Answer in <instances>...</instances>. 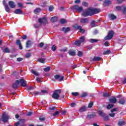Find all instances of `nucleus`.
Here are the masks:
<instances>
[{"label": "nucleus", "mask_w": 126, "mask_h": 126, "mask_svg": "<svg viewBox=\"0 0 126 126\" xmlns=\"http://www.w3.org/2000/svg\"><path fill=\"white\" fill-rule=\"evenodd\" d=\"M99 12H100V9L89 7L82 13V15L84 16V17H87V16H92V15L97 14V13H99Z\"/></svg>", "instance_id": "1"}, {"label": "nucleus", "mask_w": 126, "mask_h": 126, "mask_svg": "<svg viewBox=\"0 0 126 126\" xmlns=\"http://www.w3.org/2000/svg\"><path fill=\"white\" fill-rule=\"evenodd\" d=\"M62 93V90H56L54 91V93L52 95V98L55 99V100H59L60 98V94Z\"/></svg>", "instance_id": "2"}, {"label": "nucleus", "mask_w": 126, "mask_h": 126, "mask_svg": "<svg viewBox=\"0 0 126 126\" xmlns=\"http://www.w3.org/2000/svg\"><path fill=\"white\" fill-rule=\"evenodd\" d=\"M114 35H115V32L113 31H110L108 32V34L106 36L104 37V40H111V39H113V37H114Z\"/></svg>", "instance_id": "3"}, {"label": "nucleus", "mask_w": 126, "mask_h": 126, "mask_svg": "<svg viewBox=\"0 0 126 126\" xmlns=\"http://www.w3.org/2000/svg\"><path fill=\"white\" fill-rule=\"evenodd\" d=\"M20 125V126H19ZM15 126H25V119H20L19 122H17L14 124Z\"/></svg>", "instance_id": "4"}, {"label": "nucleus", "mask_w": 126, "mask_h": 126, "mask_svg": "<svg viewBox=\"0 0 126 126\" xmlns=\"http://www.w3.org/2000/svg\"><path fill=\"white\" fill-rule=\"evenodd\" d=\"M71 9H72V10H76L78 11V12H81V11L83 10V8L77 5H75L71 7Z\"/></svg>", "instance_id": "5"}, {"label": "nucleus", "mask_w": 126, "mask_h": 126, "mask_svg": "<svg viewBox=\"0 0 126 126\" xmlns=\"http://www.w3.org/2000/svg\"><path fill=\"white\" fill-rule=\"evenodd\" d=\"M38 22L40 23V24H42V23L48 24V20H47V17H43L42 18H39L38 19Z\"/></svg>", "instance_id": "6"}, {"label": "nucleus", "mask_w": 126, "mask_h": 126, "mask_svg": "<svg viewBox=\"0 0 126 126\" xmlns=\"http://www.w3.org/2000/svg\"><path fill=\"white\" fill-rule=\"evenodd\" d=\"M54 77H55V79H56V80H58L60 82L63 81V79L64 78V76H61L59 74L55 75Z\"/></svg>", "instance_id": "7"}, {"label": "nucleus", "mask_w": 126, "mask_h": 126, "mask_svg": "<svg viewBox=\"0 0 126 126\" xmlns=\"http://www.w3.org/2000/svg\"><path fill=\"white\" fill-rule=\"evenodd\" d=\"M9 118V117L7 115L3 114L2 116V122H3V123H7Z\"/></svg>", "instance_id": "8"}, {"label": "nucleus", "mask_w": 126, "mask_h": 126, "mask_svg": "<svg viewBox=\"0 0 126 126\" xmlns=\"http://www.w3.org/2000/svg\"><path fill=\"white\" fill-rule=\"evenodd\" d=\"M20 83V81L17 80L15 81V83L12 84V87L14 89H17L18 88V85H19V84Z\"/></svg>", "instance_id": "9"}, {"label": "nucleus", "mask_w": 126, "mask_h": 126, "mask_svg": "<svg viewBox=\"0 0 126 126\" xmlns=\"http://www.w3.org/2000/svg\"><path fill=\"white\" fill-rule=\"evenodd\" d=\"M16 45L19 46V49L20 50H22V49H23V47H22V45L21 44V42H20V40L18 39L16 40Z\"/></svg>", "instance_id": "10"}, {"label": "nucleus", "mask_w": 126, "mask_h": 126, "mask_svg": "<svg viewBox=\"0 0 126 126\" xmlns=\"http://www.w3.org/2000/svg\"><path fill=\"white\" fill-rule=\"evenodd\" d=\"M109 101L110 103L115 104L117 102V99L115 97H111L109 99Z\"/></svg>", "instance_id": "11"}, {"label": "nucleus", "mask_w": 126, "mask_h": 126, "mask_svg": "<svg viewBox=\"0 0 126 126\" xmlns=\"http://www.w3.org/2000/svg\"><path fill=\"white\" fill-rule=\"evenodd\" d=\"M20 83H21V86L22 87H26L27 85L26 83H25V81L23 79H21L20 80Z\"/></svg>", "instance_id": "12"}, {"label": "nucleus", "mask_w": 126, "mask_h": 126, "mask_svg": "<svg viewBox=\"0 0 126 126\" xmlns=\"http://www.w3.org/2000/svg\"><path fill=\"white\" fill-rule=\"evenodd\" d=\"M8 4L11 8H14L16 6L15 3L13 1H9Z\"/></svg>", "instance_id": "13"}, {"label": "nucleus", "mask_w": 126, "mask_h": 126, "mask_svg": "<svg viewBox=\"0 0 126 126\" xmlns=\"http://www.w3.org/2000/svg\"><path fill=\"white\" fill-rule=\"evenodd\" d=\"M72 28L74 30H79L81 28V26H78V24H75L72 26Z\"/></svg>", "instance_id": "14"}, {"label": "nucleus", "mask_w": 126, "mask_h": 126, "mask_svg": "<svg viewBox=\"0 0 126 126\" xmlns=\"http://www.w3.org/2000/svg\"><path fill=\"white\" fill-rule=\"evenodd\" d=\"M68 54L69 55V56H72V57H74V56L76 55L75 51L72 50H69Z\"/></svg>", "instance_id": "15"}, {"label": "nucleus", "mask_w": 126, "mask_h": 126, "mask_svg": "<svg viewBox=\"0 0 126 126\" xmlns=\"http://www.w3.org/2000/svg\"><path fill=\"white\" fill-rule=\"evenodd\" d=\"M22 12L21 9H17L14 11V13H15V14H22Z\"/></svg>", "instance_id": "16"}, {"label": "nucleus", "mask_w": 126, "mask_h": 126, "mask_svg": "<svg viewBox=\"0 0 126 126\" xmlns=\"http://www.w3.org/2000/svg\"><path fill=\"white\" fill-rule=\"evenodd\" d=\"M98 114L99 116H100V117H102V118H104L105 116H106V113H104L102 110H99L98 111Z\"/></svg>", "instance_id": "17"}, {"label": "nucleus", "mask_w": 126, "mask_h": 126, "mask_svg": "<svg viewBox=\"0 0 126 126\" xmlns=\"http://www.w3.org/2000/svg\"><path fill=\"white\" fill-rule=\"evenodd\" d=\"M88 22V19L87 18H82L80 20V23L84 24V23H87Z\"/></svg>", "instance_id": "18"}, {"label": "nucleus", "mask_w": 126, "mask_h": 126, "mask_svg": "<svg viewBox=\"0 0 126 126\" xmlns=\"http://www.w3.org/2000/svg\"><path fill=\"white\" fill-rule=\"evenodd\" d=\"M109 16V18L111 20H115V19H117V16H115L113 14H110Z\"/></svg>", "instance_id": "19"}, {"label": "nucleus", "mask_w": 126, "mask_h": 126, "mask_svg": "<svg viewBox=\"0 0 126 126\" xmlns=\"http://www.w3.org/2000/svg\"><path fill=\"white\" fill-rule=\"evenodd\" d=\"M62 30L64 32V33H67V32H69V31H70V28L67 27L65 28L63 27Z\"/></svg>", "instance_id": "20"}, {"label": "nucleus", "mask_w": 126, "mask_h": 126, "mask_svg": "<svg viewBox=\"0 0 126 126\" xmlns=\"http://www.w3.org/2000/svg\"><path fill=\"white\" fill-rule=\"evenodd\" d=\"M58 17H52L51 19V22H52L53 23H55V22H57V21H58Z\"/></svg>", "instance_id": "21"}, {"label": "nucleus", "mask_w": 126, "mask_h": 126, "mask_svg": "<svg viewBox=\"0 0 126 126\" xmlns=\"http://www.w3.org/2000/svg\"><path fill=\"white\" fill-rule=\"evenodd\" d=\"M101 60V57L95 56L93 59L92 60V62H99Z\"/></svg>", "instance_id": "22"}, {"label": "nucleus", "mask_w": 126, "mask_h": 126, "mask_svg": "<svg viewBox=\"0 0 126 126\" xmlns=\"http://www.w3.org/2000/svg\"><path fill=\"white\" fill-rule=\"evenodd\" d=\"M125 103L126 100H125L124 98H121L119 101V104L120 105H125Z\"/></svg>", "instance_id": "23"}, {"label": "nucleus", "mask_w": 126, "mask_h": 126, "mask_svg": "<svg viewBox=\"0 0 126 126\" xmlns=\"http://www.w3.org/2000/svg\"><path fill=\"white\" fill-rule=\"evenodd\" d=\"M87 96H88V93H86V92H83L81 95H80V97L81 98H84V97H87Z\"/></svg>", "instance_id": "24"}, {"label": "nucleus", "mask_w": 126, "mask_h": 126, "mask_svg": "<svg viewBox=\"0 0 126 126\" xmlns=\"http://www.w3.org/2000/svg\"><path fill=\"white\" fill-rule=\"evenodd\" d=\"M85 111H86V107L85 106H83L82 107H81L79 110V111L80 112V113L85 112Z\"/></svg>", "instance_id": "25"}, {"label": "nucleus", "mask_w": 126, "mask_h": 126, "mask_svg": "<svg viewBox=\"0 0 126 126\" xmlns=\"http://www.w3.org/2000/svg\"><path fill=\"white\" fill-rule=\"evenodd\" d=\"M95 117H96V114L95 113L88 115V118L89 119H94Z\"/></svg>", "instance_id": "26"}, {"label": "nucleus", "mask_w": 126, "mask_h": 126, "mask_svg": "<svg viewBox=\"0 0 126 126\" xmlns=\"http://www.w3.org/2000/svg\"><path fill=\"white\" fill-rule=\"evenodd\" d=\"M118 125L119 126H125L126 125V122L124 121H119Z\"/></svg>", "instance_id": "27"}, {"label": "nucleus", "mask_w": 126, "mask_h": 126, "mask_svg": "<svg viewBox=\"0 0 126 126\" xmlns=\"http://www.w3.org/2000/svg\"><path fill=\"white\" fill-rule=\"evenodd\" d=\"M103 96L104 98H108V97L111 96V94L108 93H103Z\"/></svg>", "instance_id": "28"}, {"label": "nucleus", "mask_w": 126, "mask_h": 126, "mask_svg": "<svg viewBox=\"0 0 126 126\" xmlns=\"http://www.w3.org/2000/svg\"><path fill=\"white\" fill-rule=\"evenodd\" d=\"M41 9L40 8H36L34 10V12L35 14H37V13H39V12H40Z\"/></svg>", "instance_id": "29"}, {"label": "nucleus", "mask_w": 126, "mask_h": 126, "mask_svg": "<svg viewBox=\"0 0 126 126\" xmlns=\"http://www.w3.org/2000/svg\"><path fill=\"white\" fill-rule=\"evenodd\" d=\"M31 46V41L30 40H28L26 43V48L28 49V48H29Z\"/></svg>", "instance_id": "30"}, {"label": "nucleus", "mask_w": 126, "mask_h": 126, "mask_svg": "<svg viewBox=\"0 0 126 126\" xmlns=\"http://www.w3.org/2000/svg\"><path fill=\"white\" fill-rule=\"evenodd\" d=\"M5 10L6 11V12L9 13L10 10L9 9V7H8L7 5H5Z\"/></svg>", "instance_id": "31"}, {"label": "nucleus", "mask_w": 126, "mask_h": 126, "mask_svg": "<svg viewBox=\"0 0 126 126\" xmlns=\"http://www.w3.org/2000/svg\"><path fill=\"white\" fill-rule=\"evenodd\" d=\"M112 53L111 52V50H106L103 52V55H110Z\"/></svg>", "instance_id": "32"}, {"label": "nucleus", "mask_w": 126, "mask_h": 126, "mask_svg": "<svg viewBox=\"0 0 126 126\" xmlns=\"http://www.w3.org/2000/svg\"><path fill=\"white\" fill-rule=\"evenodd\" d=\"M43 70H44V71H46V72H48V71H50V70H51V67L47 66V67L44 68L43 69Z\"/></svg>", "instance_id": "33"}, {"label": "nucleus", "mask_w": 126, "mask_h": 126, "mask_svg": "<svg viewBox=\"0 0 126 126\" xmlns=\"http://www.w3.org/2000/svg\"><path fill=\"white\" fill-rule=\"evenodd\" d=\"M75 45H76V46H80V45H81V42L80 40H77L75 42Z\"/></svg>", "instance_id": "34"}, {"label": "nucleus", "mask_w": 126, "mask_h": 126, "mask_svg": "<svg viewBox=\"0 0 126 126\" xmlns=\"http://www.w3.org/2000/svg\"><path fill=\"white\" fill-rule=\"evenodd\" d=\"M32 73L34 75H36V76H39V73L37 72V71L35 70H32Z\"/></svg>", "instance_id": "35"}, {"label": "nucleus", "mask_w": 126, "mask_h": 126, "mask_svg": "<svg viewBox=\"0 0 126 126\" xmlns=\"http://www.w3.org/2000/svg\"><path fill=\"white\" fill-rule=\"evenodd\" d=\"M60 115V111H56L52 115V117H56V116H59Z\"/></svg>", "instance_id": "36"}, {"label": "nucleus", "mask_w": 126, "mask_h": 126, "mask_svg": "<svg viewBox=\"0 0 126 126\" xmlns=\"http://www.w3.org/2000/svg\"><path fill=\"white\" fill-rule=\"evenodd\" d=\"M81 43H83L85 41V37L84 36H81L80 38Z\"/></svg>", "instance_id": "37"}, {"label": "nucleus", "mask_w": 126, "mask_h": 126, "mask_svg": "<svg viewBox=\"0 0 126 126\" xmlns=\"http://www.w3.org/2000/svg\"><path fill=\"white\" fill-rule=\"evenodd\" d=\"M113 107H114V104H109L107 105V109H108V110H110V109H112V108H113Z\"/></svg>", "instance_id": "38"}, {"label": "nucleus", "mask_w": 126, "mask_h": 126, "mask_svg": "<svg viewBox=\"0 0 126 126\" xmlns=\"http://www.w3.org/2000/svg\"><path fill=\"white\" fill-rule=\"evenodd\" d=\"M60 22L61 24H65V23H66V20L64 19H61Z\"/></svg>", "instance_id": "39"}, {"label": "nucleus", "mask_w": 126, "mask_h": 126, "mask_svg": "<svg viewBox=\"0 0 126 126\" xmlns=\"http://www.w3.org/2000/svg\"><path fill=\"white\" fill-rule=\"evenodd\" d=\"M91 26L92 27H96V24H95V21L93 20L92 22L91 23Z\"/></svg>", "instance_id": "40"}, {"label": "nucleus", "mask_w": 126, "mask_h": 126, "mask_svg": "<svg viewBox=\"0 0 126 126\" xmlns=\"http://www.w3.org/2000/svg\"><path fill=\"white\" fill-rule=\"evenodd\" d=\"M25 57L26 59H28V58H30V57H31V53H27L25 55Z\"/></svg>", "instance_id": "41"}, {"label": "nucleus", "mask_w": 126, "mask_h": 126, "mask_svg": "<svg viewBox=\"0 0 126 126\" xmlns=\"http://www.w3.org/2000/svg\"><path fill=\"white\" fill-rule=\"evenodd\" d=\"M123 8L122 9L124 14H126V6H122Z\"/></svg>", "instance_id": "42"}, {"label": "nucleus", "mask_w": 126, "mask_h": 126, "mask_svg": "<svg viewBox=\"0 0 126 126\" xmlns=\"http://www.w3.org/2000/svg\"><path fill=\"white\" fill-rule=\"evenodd\" d=\"M104 3L105 4H107V5H109V4H111V0H105L104 1Z\"/></svg>", "instance_id": "43"}, {"label": "nucleus", "mask_w": 126, "mask_h": 126, "mask_svg": "<svg viewBox=\"0 0 126 126\" xmlns=\"http://www.w3.org/2000/svg\"><path fill=\"white\" fill-rule=\"evenodd\" d=\"M90 42L91 43H96V42H98V40L95 39H91L90 40Z\"/></svg>", "instance_id": "44"}, {"label": "nucleus", "mask_w": 126, "mask_h": 126, "mask_svg": "<svg viewBox=\"0 0 126 126\" xmlns=\"http://www.w3.org/2000/svg\"><path fill=\"white\" fill-rule=\"evenodd\" d=\"M39 63H45V59L44 58H40L38 60Z\"/></svg>", "instance_id": "45"}, {"label": "nucleus", "mask_w": 126, "mask_h": 126, "mask_svg": "<svg viewBox=\"0 0 126 126\" xmlns=\"http://www.w3.org/2000/svg\"><path fill=\"white\" fill-rule=\"evenodd\" d=\"M39 120L40 121H41L42 122L45 121L46 120V118L45 117H44V116H40L39 118Z\"/></svg>", "instance_id": "46"}, {"label": "nucleus", "mask_w": 126, "mask_h": 126, "mask_svg": "<svg viewBox=\"0 0 126 126\" xmlns=\"http://www.w3.org/2000/svg\"><path fill=\"white\" fill-rule=\"evenodd\" d=\"M78 57H82V56H83V53H82V52L79 51L78 52Z\"/></svg>", "instance_id": "47"}, {"label": "nucleus", "mask_w": 126, "mask_h": 126, "mask_svg": "<svg viewBox=\"0 0 126 126\" xmlns=\"http://www.w3.org/2000/svg\"><path fill=\"white\" fill-rule=\"evenodd\" d=\"M82 4L83 6H87L88 5V3H87V2L86 1H83L82 3Z\"/></svg>", "instance_id": "48"}, {"label": "nucleus", "mask_w": 126, "mask_h": 126, "mask_svg": "<svg viewBox=\"0 0 126 126\" xmlns=\"http://www.w3.org/2000/svg\"><path fill=\"white\" fill-rule=\"evenodd\" d=\"M122 7H123V6L121 7V6H117L116 7V9L117 10H118V11H120V10H121Z\"/></svg>", "instance_id": "49"}, {"label": "nucleus", "mask_w": 126, "mask_h": 126, "mask_svg": "<svg viewBox=\"0 0 126 126\" xmlns=\"http://www.w3.org/2000/svg\"><path fill=\"white\" fill-rule=\"evenodd\" d=\"M40 93H42L43 94H48V92L47 90H41Z\"/></svg>", "instance_id": "50"}, {"label": "nucleus", "mask_w": 126, "mask_h": 126, "mask_svg": "<svg viewBox=\"0 0 126 126\" xmlns=\"http://www.w3.org/2000/svg\"><path fill=\"white\" fill-rule=\"evenodd\" d=\"M93 105H94V103L93 102H90L88 104V108H92V107H93Z\"/></svg>", "instance_id": "51"}, {"label": "nucleus", "mask_w": 126, "mask_h": 126, "mask_svg": "<svg viewBox=\"0 0 126 126\" xmlns=\"http://www.w3.org/2000/svg\"><path fill=\"white\" fill-rule=\"evenodd\" d=\"M103 118L104 121H105V122H107V121H109V116L105 115V117H104Z\"/></svg>", "instance_id": "52"}, {"label": "nucleus", "mask_w": 126, "mask_h": 126, "mask_svg": "<svg viewBox=\"0 0 126 126\" xmlns=\"http://www.w3.org/2000/svg\"><path fill=\"white\" fill-rule=\"evenodd\" d=\"M81 33H82V34H84V33H85V30L82 29V28L81 27L80 29H79V30Z\"/></svg>", "instance_id": "53"}, {"label": "nucleus", "mask_w": 126, "mask_h": 126, "mask_svg": "<svg viewBox=\"0 0 126 126\" xmlns=\"http://www.w3.org/2000/svg\"><path fill=\"white\" fill-rule=\"evenodd\" d=\"M78 92L72 93V95L74 96H78Z\"/></svg>", "instance_id": "54"}, {"label": "nucleus", "mask_w": 126, "mask_h": 126, "mask_svg": "<svg viewBox=\"0 0 126 126\" xmlns=\"http://www.w3.org/2000/svg\"><path fill=\"white\" fill-rule=\"evenodd\" d=\"M51 50L52 51H53V52H55V51H56V50H57V47H56V46L55 45H53Z\"/></svg>", "instance_id": "55"}, {"label": "nucleus", "mask_w": 126, "mask_h": 126, "mask_svg": "<svg viewBox=\"0 0 126 126\" xmlns=\"http://www.w3.org/2000/svg\"><path fill=\"white\" fill-rule=\"evenodd\" d=\"M32 115H33V112L30 111L27 113V116H28L29 117H30V116H32Z\"/></svg>", "instance_id": "56"}, {"label": "nucleus", "mask_w": 126, "mask_h": 126, "mask_svg": "<svg viewBox=\"0 0 126 126\" xmlns=\"http://www.w3.org/2000/svg\"><path fill=\"white\" fill-rule=\"evenodd\" d=\"M44 42H40L39 44V47H40V48H43V47H44Z\"/></svg>", "instance_id": "57"}, {"label": "nucleus", "mask_w": 126, "mask_h": 126, "mask_svg": "<svg viewBox=\"0 0 126 126\" xmlns=\"http://www.w3.org/2000/svg\"><path fill=\"white\" fill-rule=\"evenodd\" d=\"M57 109V107L56 106L53 107H49L50 111H54V110H56Z\"/></svg>", "instance_id": "58"}, {"label": "nucleus", "mask_w": 126, "mask_h": 126, "mask_svg": "<svg viewBox=\"0 0 126 126\" xmlns=\"http://www.w3.org/2000/svg\"><path fill=\"white\" fill-rule=\"evenodd\" d=\"M49 11H53L54 10V6H50L49 7Z\"/></svg>", "instance_id": "59"}, {"label": "nucleus", "mask_w": 126, "mask_h": 126, "mask_svg": "<svg viewBox=\"0 0 126 126\" xmlns=\"http://www.w3.org/2000/svg\"><path fill=\"white\" fill-rule=\"evenodd\" d=\"M119 110V108H114L113 109L111 110V113H114V112H116Z\"/></svg>", "instance_id": "60"}, {"label": "nucleus", "mask_w": 126, "mask_h": 126, "mask_svg": "<svg viewBox=\"0 0 126 126\" xmlns=\"http://www.w3.org/2000/svg\"><path fill=\"white\" fill-rule=\"evenodd\" d=\"M4 52H5V53H9L10 52V51L9 50V49H8V48H5L4 49Z\"/></svg>", "instance_id": "61"}, {"label": "nucleus", "mask_w": 126, "mask_h": 126, "mask_svg": "<svg viewBox=\"0 0 126 126\" xmlns=\"http://www.w3.org/2000/svg\"><path fill=\"white\" fill-rule=\"evenodd\" d=\"M118 3H123L126 0H117Z\"/></svg>", "instance_id": "62"}, {"label": "nucleus", "mask_w": 126, "mask_h": 126, "mask_svg": "<svg viewBox=\"0 0 126 126\" xmlns=\"http://www.w3.org/2000/svg\"><path fill=\"white\" fill-rule=\"evenodd\" d=\"M115 113H110L109 116L110 117H111V118H115Z\"/></svg>", "instance_id": "63"}, {"label": "nucleus", "mask_w": 126, "mask_h": 126, "mask_svg": "<svg viewBox=\"0 0 126 126\" xmlns=\"http://www.w3.org/2000/svg\"><path fill=\"white\" fill-rule=\"evenodd\" d=\"M76 105V103L73 102L72 103L70 104V106L72 107H73L74 106H75Z\"/></svg>", "instance_id": "64"}]
</instances>
